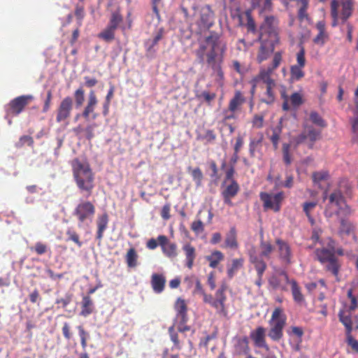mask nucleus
Returning a JSON list of instances; mask_svg holds the SVG:
<instances>
[{"label": "nucleus", "mask_w": 358, "mask_h": 358, "mask_svg": "<svg viewBox=\"0 0 358 358\" xmlns=\"http://www.w3.org/2000/svg\"><path fill=\"white\" fill-rule=\"evenodd\" d=\"M339 5L341 6L340 15L338 14V20H341L342 22H345L352 15L353 11V1L352 0H340Z\"/></svg>", "instance_id": "nucleus-25"}, {"label": "nucleus", "mask_w": 358, "mask_h": 358, "mask_svg": "<svg viewBox=\"0 0 358 358\" xmlns=\"http://www.w3.org/2000/svg\"><path fill=\"white\" fill-rule=\"evenodd\" d=\"M344 217L345 216L338 217L340 218L341 229L342 231L349 234L353 231L354 226L351 222L344 219Z\"/></svg>", "instance_id": "nucleus-55"}, {"label": "nucleus", "mask_w": 358, "mask_h": 358, "mask_svg": "<svg viewBox=\"0 0 358 358\" xmlns=\"http://www.w3.org/2000/svg\"><path fill=\"white\" fill-rule=\"evenodd\" d=\"M354 310L341 308L338 312L339 321L344 325L346 334H350L354 329H358V317Z\"/></svg>", "instance_id": "nucleus-13"}, {"label": "nucleus", "mask_w": 358, "mask_h": 358, "mask_svg": "<svg viewBox=\"0 0 358 358\" xmlns=\"http://www.w3.org/2000/svg\"><path fill=\"white\" fill-rule=\"evenodd\" d=\"M216 138L217 135L213 129H206L203 134H196V140L203 141L206 144L213 143Z\"/></svg>", "instance_id": "nucleus-36"}, {"label": "nucleus", "mask_w": 358, "mask_h": 358, "mask_svg": "<svg viewBox=\"0 0 358 358\" xmlns=\"http://www.w3.org/2000/svg\"><path fill=\"white\" fill-rule=\"evenodd\" d=\"M259 197L263 202V206L265 210H273L275 212H278L280 210L281 203L284 199V194L282 192L275 194L261 192Z\"/></svg>", "instance_id": "nucleus-10"}, {"label": "nucleus", "mask_w": 358, "mask_h": 358, "mask_svg": "<svg viewBox=\"0 0 358 358\" xmlns=\"http://www.w3.org/2000/svg\"><path fill=\"white\" fill-rule=\"evenodd\" d=\"M206 43L210 46V50L206 53V62L212 69L219 73H222L221 64L227 50V43L220 39L217 34L212 33L205 38Z\"/></svg>", "instance_id": "nucleus-4"}, {"label": "nucleus", "mask_w": 358, "mask_h": 358, "mask_svg": "<svg viewBox=\"0 0 358 358\" xmlns=\"http://www.w3.org/2000/svg\"><path fill=\"white\" fill-rule=\"evenodd\" d=\"M73 96L76 107L79 108L83 106L85 101V90H83V86H80L74 92Z\"/></svg>", "instance_id": "nucleus-49"}, {"label": "nucleus", "mask_w": 358, "mask_h": 358, "mask_svg": "<svg viewBox=\"0 0 358 358\" xmlns=\"http://www.w3.org/2000/svg\"><path fill=\"white\" fill-rule=\"evenodd\" d=\"M315 254L316 259L324 266V270L338 278L341 264L336 255L324 250H315Z\"/></svg>", "instance_id": "nucleus-8"}, {"label": "nucleus", "mask_w": 358, "mask_h": 358, "mask_svg": "<svg viewBox=\"0 0 358 358\" xmlns=\"http://www.w3.org/2000/svg\"><path fill=\"white\" fill-rule=\"evenodd\" d=\"M109 222L108 215L107 213H103L99 215L96 219V239L101 241L103 237V233L108 227Z\"/></svg>", "instance_id": "nucleus-27"}, {"label": "nucleus", "mask_w": 358, "mask_h": 358, "mask_svg": "<svg viewBox=\"0 0 358 358\" xmlns=\"http://www.w3.org/2000/svg\"><path fill=\"white\" fill-rule=\"evenodd\" d=\"M95 212L96 207L92 201L81 200L74 208L72 215L78 221V227H81L92 222Z\"/></svg>", "instance_id": "nucleus-7"}, {"label": "nucleus", "mask_w": 358, "mask_h": 358, "mask_svg": "<svg viewBox=\"0 0 358 358\" xmlns=\"http://www.w3.org/2000/svg\"><path fill=\"white\" fill-rule=\"evenodd\" d=\"M166 282V278L162 273H153L151 275V286L154 292L157 294H160L164 290Z\"/></svg>", "instance_id": "nucleus-26"}, {"label": "nucleus", "mask_w": 358, "mask_h": 358, "mask_svg": "<svg viewBox=\"0 0 358 358\" xmlns=\"http://www.w3.org/2000/svg\"><path fill=\"white\" fill-rule=\"evenodd\" d=\"M281 131V128L280 127H277L273 129L272 135L270 137V140L275 149H277L278 147Z\"/></svg>", "instance_id": "nucleus-53"}, {"label": "nucleus", "mask_w": 358, "mask_h": 358, "mask_svg": "<svg viewBox=\"0 0 358 358\" xmlns=\"http://www.w3.org/2000/svg\"><path fill=\"white\" fill-rule=\"evenodd\" d=\"M287 316L280 307L275 308L268 321L270 327L268 336L273 341H279L283 337V329L286 326Z\"/></svg>", "instance_id": "nucleus-6"}, {"label": "nucleus", "mask_w": 358, "mask_h": 358, "mask_svg": "<svg viewBox=\"0 0 358 358\" xmlns=\"http://www.w3.org/2000/svg\"><path fill=\"white\" fill-rule=\"evenodd\" d=\"M77 329L78 331V334L80 338V344L82 348L84 351H85L86 348L87 346V341L90 338V334L82 325L78 326Z\"/></svg>", "instance_id": "nucleus-45"}, {"label": "nucleus", "mask_w": 358, "mask_h": 358, "mask_svg": "<svg viewBox=\"0 0 358 358\" xmlns=\"http://www.w3.org/2000/svg\"><path fill=\"white\" fill-rule=\"evenodd\" d=\"M66 235L68 236L67 241H71L75 243L79 248L83 245V243L80 241V237L78 233L71 229H69L66 231Z\"/></svg>", "instance_id": "nucleus-54"}, {"label": "nucleus", "mask_w": 358, "mask_h": 358, "mask_svg": "<svg viewBox=\"0 0 358 358\" xmlns=\"http://www.w3.org/2000/svg\"><path fill=\"white\" fill-rule=\"evenodd\" d=\"M215 14L210 5H205L199 10L198 24L203 28H210L214 23Z\"/></svg>", "instance_id": "nucleus-19"}, {"label": "nucleus", "mask_w": 358, "mask_h": 358, "mask_svg": "<svg viewBox=\"0 0 358 358\" xmlns=\"http://www.w3.org/2000/svg\"><path fill=\"white\" fill-rule=\"evenodd\" d=\"M250 338L253 341L254 345L259 348L269 350V346L266 341V329L262 326L257 327L250 333Z\"/></svg>", "instance_id": "nucleus-17"}, {"label": "nucleus", "mask_w": 358, "mask_h": 358, "mask_svg": "<svg viewBox=\"0 0 358 358\" xmlns=\"http://www.w3.org/2000/svg\"><path fill=\"white\" fill-rule=\"evenodd\" d=\"M205 258L209 262V266L215 268L224 260V255L220 250H214L210 255L206 256Z\"/></svg>", "instance_id": "nucleus-32"}, {"label": "nucleus", "mask_w": 358, "mask_h": 358, "mask_svg": "<svg viewBox=\"0 0 358 358\" xmlns=\"http://www.w3.org/2000/svg\"><path fill=\"white\" fill-rule=\"evenodd\" d=\"M96 124L95 123L88 124L83 130L85 133V137L88 140L91 141L94 137V129Z\"/></svg>", "instance_id": "nucleus-64"}, {"label": "nucleus", "mask_w": 358, "mask_h": 358, "mask_svg": "<svg viewBox=\"0 0 358 358\" xmlns=\"http://www.w3.org/2000/svg\"><path fill=\"white\" fill-rule=\"evenodd\" d=\"M182 249L185 257V266L189 269H192L196 257V249L189 243L183 245Z\"/></svg>", "instance_id": "nucleus-24"}, {"label": "nucleus", "mask_w": 358, "mask_h": 358, "mask_svg": "<svg viewBox=\"0 0 358 358\" xmlns=\"http://www.w3.org/2000/svg\"><path fill=\"white\" fill-rule=\"evenodd\" d=\"M280 275L283 277L287 283L291 285L292 294L294 301L297 303H301L304 301V296L301 293V287L297 284L295 280H289L287 274L285 272H282Z\"/></svg>", "instance_id": "nucleus-22"}, {"label": "nucleus", "mask_w": 358, "mask_h": 358, "mask_svg": "<svg viewBox=\"0 0 358 358\" xmlns=\"http://www.w3.org/2000/svg\"><path fill=\"white\" fill-rule=\"evenodd\" d=\"M282 52L274 53L272 64L267 69H262L259 73L251 81L252 84V93H254L255 88L259 82L266 85L265 98L261 101L267 104H271L275 101V96L274 89L276 87L275 81L271 78L273 71L279 66L282 62Z\"/></svg>", "instance_id": "nucleus-1"}, {"label": "nucleus", "mask_w": 358, "mask_h": 358, "mask_svg": "<svg viewBox=\"0 0 358 358\" xmlns=\"http://www.w3.org/2000/svg\"><path fill=\"white\" fill-rule=\"evenodd\" d=\"M278 20L273 15L266 16L263 24L260 27V33L265 34L266 37L279 40V31L278 28Z\"/></svg>", "instance_id": "nucleus-15"}, {"label": "nucleus", "mask_w": 358, "mask_h": 358, "mask_svg": "<svg viewBox=\"0 0 358 358\" xmlns=\"http://www.w3.org/2000/svg\"><path fill=\"white\" fill-rule=\"evenodd\" d=\"M72 173L76 186L80 192H85L87 198L92 194L94 188V174L86 161L75 158L71 162Z\"/></svg>", "instance_id": "nucleus-2"}, {"label": "nucleus", "mask_w": 358, "mask_h": 358, "mask_svg": "<svg viewBox=\"0 0 358 358\" xmlns=\"http://www.w3.org/2000/svg\"><path fill=\"white\" fill-rule=\"evenodd\" d=\"M98 99L94 90H91L88 95L87 105L85 106L82 116L85 120H90V116L92 115V118L95 120L97 117V114L94 113L96 106L97 105Z\"/></svg>", "instance_id": "nucleus-21"}, {"label": "nucleus", "mask_w": 358, "mask_h": 358, "mask_svg": "<svg viewBox=\"0 0 358 358\" xmlns=\"http://www.w3.org/2000/svg\"><path fill=\"white\" fill-rule=\"evenodd\" d=\"M303 66L293 65L290 67V77L293 80H299L304 77L305 73Z\"/></svg>", "instance_id": "nucleus-43"}, {"label": "nucleus", "mask_w": 358, "mask_h": 358, "mask_svg": "<svg viewBox=\"0 0 358 358\" xmlns=\"http://www.w3.org/2000/svg\"><path fill=\"white\" fill-rule=\"evenodd\" d=\"M235 349L239 354L248 355L250 352L248 338L246 336L238 338L235 345Z\"/></svg>", "instance_id": "nucleus-37"}, {"label": "nucleus", "mask_w": 358, "mask_h": 358, "mask_svg": "<svg viewBox=\"0 0 358 358\" xmlns=\"http://www.w3.org/2000/svg\"><path fill=\"white\" fill-rule=\"evenodd\" d=\"M290 145L287 143L283 144L282 146V155L284 162L287 165H289L292 163V157L289 153Z\"/></svg>", "instance_id": "nucleus-62"}, {"label": "nucleus", "mask_w": 358, "mask_h": 358, "mask_svg": "<svg viewBox=\"0 0 358 358\" xmlns=\"http://www.w3.org/2000/svg\"><path fill=\"white\" fill-rule=\"evenodd\" d=\"M245 19L247 22L245 23V26H246L248 31L251 32L252 34H255L257 32V27L255 20L252 17V12L250 10H247L245 11Z\"/></svg>", "instance_id": "nucleus-42"}, {"label": "nucleus", "mask_w": 358, "mask_h": 358, "mask_svg": "<svg viewBox=\"0 0 358 358\" xmlns=\"http://www.w3.org/2000/svg\"><path fill=\"white\" fill-rule=\"evenodd\" d=\"M262 136H261L259 138L250 139L249 144V152L250 157H255L256 151L260 150L262 147Z\"/></svg>", "instance_id": "nucleus-44"}, {"label": "nucleus", "mask_w": 358, "mask_h": 358, "mask_svg": "<svg viewBox=\"0 0 358 358\" xmlns=\"http://www.w3.org/2000/svg\"><path fill=\"white\" fill-rule=\"evenodd\" d=\"M164 36V29H160L153 39H148L145 41V47L146 48V51L149 53L155 52V50H154L155 46L157 45L159 41L163 38Z\"/></svg>", "instance_id": "nucleus-34"}, {"label": "nucleus", "mask_w": 358, "mask_h": 358, "mask_svg": "<svg viewBox=\"0 0 358 358\" xmlns=\"http://www.w3.org/2000/svg\"><path fill=\"white\" fill-rule=\"evenodd\" d=\"M303 329L300 327L293 326L290 327V331H288L289 336L294 335L298 338V343L300 344L302 342V337L303 336Z\"/></svg>", "instance_id": "nucleus-59"}, {"label": "nucleus", "mask_w": 358, "mask_h": 358, "mask_svg": "<svg viewBox=\"0 0 358 358\" xmlns=\"http://www.w3.org/2000/svg\"><path fill=\"white\" fill-rule=\"evenodd\" d=\"M245 102V99L240 91H236L234 97L229 103V110L236 112L238 108Z\"/></svg>", "instance_id": "nucleus-33"}, {"label": "nucleus", "mask_w": 358, "mask_h": 358, "mask_svg": "<svg viewBox=\"0 0 358 358\" xmlns=\"http://www.w3.org/2000/svg\"><path fill=\"white\" fill-rule=\"evenodd\" d=\"M253 8H261L262 10H271L272 8L271 0H252Z\"/></svg>", "instance_id": "nucleus-46"}, {"label": "nucleus", "mask_w": 358, "mask_h": 358, "mask_svg": "<svg viewBox=\"0 0 358 358\" xmlns=\"http://www.w3.org/2000/svg\"><path fill=\"white\" fill-rule=\"evenodd\" d=\"M196 5L194 1L189 0H183L181 5V10L183 13L186 20L190 19L196 14Z\"/></svg>", "instance_id": "nucleus-31"}, {"label": "nucleus", "mask_w": 358, "mask_h": 358, "mask_svg": "<svg viewBox=\"0 0 358 358\" xmlns=\"http://www.w3.org/2000/svg\"><path fill=\"white\" fill-rule=\"evenodd\" d=\"M317 202L315 201H311V202H306L303 205V210L308 217L309 221L313 224L314 223V219L310 215L311 211L316 207Z\"/></svg>", "instance_id": "nucleus-51"}, {"label": "nucleus", "mask_w": 358, "mask_h": 358, "mask_svg": "<svg viewBox=\"0 0 358 358\" xmlns=\"http://www.w3.org/2000/svg\"><path fill=\"white\" fill-rule=\"evenodd\" d=\"M239 191L240 186L236 180H232L229 184H226L221 192L224 203L229 206H233L231 199L238 194Z\"/></svg>", "instance_id": "nucleus-18"}, {"label": "nucleus", "mask_w": 358, "mask_h": 358, "mask_svg": "<svg viewBox=\"0 0 358 358\" xmlns=\"http://www.w3.org/2000/svg\"><path fill=\"white\" fill-rule=\"evenodd\" d=\"M266 36L265 34H259L258 38L260 46L257 55V61L259 64L270 57L274 51L275 45L279 43V40H273V38Z\"/></svg>", "instance_id": "nucleus-9"}, {"label": "nucleus", "mask_w": 358, "mask_h": 358, "mask_svg": "<svg viewBox=\"0 0 358 358\" xmlns=\"http://www.w3.org/2000/svg\"><path fill=\"white\" fill-rule=\"evenodd\" d=\"M191 229L196 234H201L204 231V224L200 220H195L191 224Z\"/></svg>", "instance_id": "nucleus-63"}, {"label": "nucleus", "mask_w": 358, "mask_h": 358, "mask_svg": "<svg viewBox=\"0 0 358 358\" xmlns=\"http://www.w3.org/2000/svg\"><path fill=\"white\" fill-rule=\"evenodd\" d=\"M159 245L161 246L163 254L168 258L173 259L178 256V247L177 245L171 242L167 236L164 235H159L157 237Z\"/></svg>", "instance_id": "nucleus-16"}, {"label": "nucleus", "mask_w": 358, "mask_h": 358, "mask_svg": "<svg viewBox=\"0 0 358 358\" xmlns=\"http://www.w3.org/2000/svg\"><path fill=\"white\" fill-rule=\"evenodd\" d=\"M125 259L128 267L134 268L137 266L138 255L134 248L128 250Z\"/></svg>", "instance_id": "nucleus-39"}, {"label": "nucleus", "mask_w": 358, "mask_h": 358, "mask_svg": "<svg viewBox=\"0 0 358 358\" xmlns=\"http://www.w3.org/2000/svg\"><path fill=\"white\" fill-rule=\"evenodd\" d=\"M169 334L170 335V338L171 341L173 343V346L172 347V350H180L182 348L180 342L178 339V335L175 331V329L173 326H171L169 328Z\"/></svg>", "instance_id": "nucleus-47"}, {"label": "nucleus", "mask_w": 358, "mask_h": 358, "mask_svg": "<svg viewBox=\"0 0 358 358\" xmlns=\"http://www.w3.org/2000/svg\"><path fill=\"white\" fill-rule=\"evenodd\" d=\"M34 99L31 94L19 96L10 101L8 105L7 115H18Z\"/></svg>", "instance_id": "nucleus-12"}, {"label": "nucleus", "mask_w": 358, "mask_h": 358, "mask_svg": "<svg viewBox=\"0 0 358 358\" xmlns=\"http://www.w3.org/2000/svg\"><path fill=\"white\" fill-rule=\"evenodd\" d=\"M312 178L314 183H320L329 178V173L327 171H316L313 173Z\"/></svg>", "instance_id": "nucleus-52"}, {"label": "nucleus", "mask_w": 358, "mask_h": 358, "mask_svg": "<svg viewBox=\"0 0 358 358\" xmlns=\"http://www.w3.org/2000/svg\"><path fill=\"white\" fill-rule=\"evenodd\" d=\"M25 145H27L31 147L33 146L34 139L31 136H28V135L22 136L20 138L19 141L17 143V147H22Z\"/></svg>", "instance_id": "nucleus-61"}, {"label": "nucleus", "mask_w": 358, "mask_h": 358, "mask_svg": "<svg viewBox=\"0 0 358 358\" xmlns=\"http://www.w3.org/2000/svg\"><path fill=\"white\" fill-rule=\"evenodd\" d=\"M73 99L69 96L64 97L57 108L56 122L58 123L64 122L68 124V120L71 117L73 110Z\"/></svg>", "instance_id": "nucleus-11"}, {"label": "nucleus", "mask_w": 358, "mask_h": 358, "mask_svg": "<svg viewBox=\"0 0 358 358\" xmlns=\"http://www.w3.org/2000/svg\"><path fill=\"white\" fill-rule=\"evenodd\" d=\"M175 309L176 310V316L178 320H182V322H187V306L184 299L178 298L175 303Z\"/></svg>", "instance_id": "nucleus-28"}, {"label": "nucleus", "mask_w": 358, "mask_h": 358, "mask_svg": "<svg viewBox=\"0 0 358 358\" xmlns=\"http://www.w3.org/2000/svg\"><path fill=\"white\" fill-rule=\"evenodd\" d=\"M289 99L291 104L295 108L300 106L303 103L302 95L299 92L293 93Z\"/></svg>", "instance_id": "nucleus-60"}, {"label": "nucleus", "mask_w": 358, "mask_h": 358, "mask_svg": "<svg viewBox=\"0 0 358 358\" xmlns=\"http://www.w3.org/2000/svg\"><path fill=\"white\" fill-rule=\"evenodd\" d=\"M244 259L243 258L234 259L231 261V264L227 267V276L229 278H232L235 274L243 266Z\"/></svg>", "instance_id": "nucleus-35"}, {"label": "nucleus", "mask_w": 358, "mask_h": 358, "mask_svg": "<svg viewBox=\"0 0 358 358\" xmlns=\"http://www.w3.org/2000/svg\"><path fill=\"white\" fill-rule=\"evenodd\" d=\"M264 117L265 113H264L255 115L252 120V127L257 129L262 128L264 126Z\"/></svg>", "instance_id": "nucleus-57"}, {"label": "nucleus", "mask_w": 358, "mask_h": 358, "mask_svg": "<svg viewBox=\"0 0 358 358\" xmlns=\"http://www.w3.org/2000/svg\"><path fill=\"white\" fill-rule=\"evenodd\" d=\"M259 255L257 254L255 248H252L248 251L249 261L250 263L252 256H255L256 257L260 259V260L262 261H264V259H266L267 260L270 259L271 258L273 252L275 250V246L272 244V243L270 241H264L263 238V236H262V238L259 243Z\"/></svg>", "instance_id": "nucleus-14"}, {"label": "nucleus", "mask_w": 358, "mask_h": 358, "mask_svg": "<svg viewBox=\"0 0 358 358\" xmlns=\"http://www.w3.org/2000/svg\"><path fill=\"white\" fill-rule=\"evenodd\" d=\"M114 90H115V87H114V86L112 85L110 87V89L108 92V94L106 96V100H105V102L103 106V115L104 116H107L108 115L109 106H110V100L113 96Z\"/></svg>", "instance_id": "nucleus-50"}, {"label": "nucleus", "mask_w": 358, "mask_h": 358, "mask_svg": "<svg viewBox=\"0 0 358 358\" xmlns=\"http://www.w3.org/2000/svg\"><path fill=\"white\" fill-rule=\"evenodd\" d=\"M338 6L339 3L337 0H332L331 3V16L333 19L332 26L336 27L338 20Z\"/></svg>", "instance_id": "nucleus-48"}, {"label": "nucleus", "mask_w": 358, "mask_h": 358, "mask_svg": "<svg viewBox=\"0 0 358 358\" xmlns=\"http://www.w3.org/2000/svg\"><path fill=\"white\" fill-rule=\"evenodd\" d=\"M122 21L123 17L118 11L113 12L107 27L116 31Z\"/></svg>", "instance_id": "nucleus-40"}, {"label": "nucleus", "mask_w": 358, "mask_h": 358, "mask_svg": "<svg viewBox=\"0 0 358 358\" xmlns=\"http://www.w3.org/2000/svg\"><path fill=\"white\" fill-rule=\"evenodd\" d=\"M115 30L106 27V28L98 34V37L103 41L109 43L115 39Z\"/></svg>", "instance_id": "nucleus-41"}, {"label": "nucleus", "mask_w": 358, "mask_h": 358, "mask_svg": "<svg viewBox=\"0 0 358 358\" xmlns=\"http://www.w3.org/2000/svg\"><path fill=\"white\" fill-rule=\"evenodd\" d=\"M227 288V284L225 282L222 283L216 290L215 296H213L211 294L206 293L200 280H196L194 293L202 295L203 302L208 303L213 308L218 315L223 317H228V308L226 304L227 300L226 295Z\"/></svg>", "instance_id": "nucleus-3"}, {"label": "nucleus", "mask_w": 358, "mask_h": 358, "mask_svg": "<svg viewBox=\"0 0 358 358\" xmlns=\"http://www.w3.org/2000/svg\"><path fill=\"white\" fill-rule=\"evenodd\" d=\"M327 199L329 200L324 210L327 217H331L334 215L338 217H348L351 214L350 207L346 203L345 197L340 189L333 191L329 196L327 192L325 191L323 194V199Z\"/></svg>", "instance_id": "nucleus-5"}, {"label": "nucleus", "mask_w": 358, "mask_h": 358, "mask_svg": "<svg viewBox=\"0 0 358 358\" xmlns=\"http://www.w3.org/2000/svg\"><path fill=\"white\" fill-rule=\"evenodd\" d=\"M310 120L311 122L321 127H326V123L324 120L322 118V117L317 112H311L310 114Z\"/></svg>", "instance_id": "nucleus-58"}, {"label": "nucleus", "mask_w": 358, "mask_h": 358, "mask_svg": "<svg viewBox=\"0 0 358 358\" xmlns=\"http://www.w3.org/2000/svg\"><path fill=\"white\" fill-rule=\"evenodd\" d=\"M94 310V302L92 298L87 295L83 296L81 301V311L80 315L83 317H87L91 315Z\"/></svg>", "instance_id": "nucleus-29"}, {"label": "nucleus", "mask_w": 358, "mask_h": 358, "mask_svg": "<svg viewBox=\"0 0 358 358\" xmlns=\"http://www.w3.org/2000/svg\"><path fill=\"white\" fill-rule=\"evenodd\" d=\"M224 247L230 249L238 248L237 232L235 227H231L227 234L224 241Z\"/></svg>", "instance_id": "nucleus-30"}, {"label": "nucleus", "mask_w": 358, "mask_h": 358, "mask_svg": "<svg viewBox=\"0 0 358 358\" xmlns=\"http://www.w3.org/2000/svg\"><path fill=\"white\" fill-rule=\"evenodd\" d=\"M251 264L254 265L257 274V279L255 281V284L260 287L262 284L263 275L267 268L266 263L265 261H262L255 256H252Z\"/></svg>", "instance_id": "nucleus-23"}, {"label": "nucleus", "mask_w": 358, "mask_h": 358, "mask_svg": "<svg viewBox=\"0 0 358 358\" xmlns=\"http://www.w3.org/2000/svg\"><path fill=\"white\" fill-rule=\"evenodd\" d=\"M275 243L278 248L280 259L286 264H289L292 257V252L289 244L281 238H276Z\"/></svg>", "instance_id": "nucleus-20"}, {"label": "nucleus", "mask_w": 358, "mask_h": 358, "mask_svg": "<svg viewBox=\"0 0 358 358\" xmlns=\"http://www.w3.org/2000/svg\"><path fill=\"white\" fill-rule=\"evenodd\" d=\"M231 17L234 19L238 20V26L243 27L245 25V11L242 12L240 8H236L233 13H231Z\"/></svg>", "instance_id": "nucleus-56"}, {"label": "nucleus", "mask_w": 358, "mask_h": 358, "mask_svg": "<svg viewBox=\"0 0 358 358\" xmlns=\"http://www.w3.org/2000/svg\"><path fill=\"white\" fill-rule=\"evenodd\" d=\"M305 129L309 141L308 147L313 148L314 143L320 137V131L311 126H306Z\"/></svg>", "instance_id": "nucleus-38"}]
</instances>
